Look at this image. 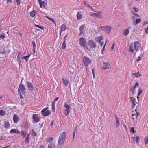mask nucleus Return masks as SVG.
Instances as JSON below:
<instances>
[{"label": "nucleus", "instance_id": "obj_43", "mask_svg": "<svg viewBox=\"0 0 148 148\" xmlns=\"http://www.w3.org/2000/svg\"><path fill=\"white\" fill-rule=\"evenodd\" d=\"M142 55H140L138 57L137 59L136 60V61L137 62H138L140 60H141V58H142Z\"/></svg>", "mask_w": 148, "mask_h": 148}, {"label": "nucleus", "instance_id": "obj_46", "mask_svg": "<svg viewBox=\"0 0 148 148\" xmlns=\"http://www.w3.org/2000/svg\"><path fill=\"white\" fill-rule=\"evenodd\" d=\"M34 25L36 26L38 28H39L40 29H41L42 30H43L44 29V28L42 27H41V26H40L38 25H36V24H35Z\"/></svg>", "mask_w": 148, "mask_h": 148}, {"label": "nucleus", "instance_id": "obj_48", "mask_svg": "<svg viewBox=\"0 0 148 148\" xmlns=\"http://www.w3.org/2000/svg\"><path fill=\"white\" fill-rule=\"evenodd\" d=\"M48 108V107H47V108H45L44 109H43L42 111H41V113H42V114L44 112H46Z\"/></svg>", "mask_w": 148, "mask_h": 148}, {"label": "nucleus", "instance_id": "obj_16", "mask_svg": "<svg viewBox=\"0 0 148 148\" xmlns=\"http://www.w3.org/2000/svg\"><path fill=\"white\" fill-rule=\"evenodd\" d=\"M66 29V27L65 25L62 24L60 27V37L62 31H65Z\"/></svg>", "mask_w": 148, "mask_h": 148}, {"label": "nucleus", "instance_id": "obj_40", "mask_svg": "<svg viewBox=\"0 0 148 148\" xmlns=\"http://www.w3.org/2000/svg\"><path fill=\"white\" fill-rule=\"evenodd\" d=\"M66 47V45L65 41H64L62 44V49H65Z\"/></svg>", "mask_w": 148, "mask_h": 148}, {"label": "nucleus", "instance_id": "obj_29", "mask_svg": "<svg viewBox=\"0 0 148 148\" xmlns=\"http://www.w3.org/2000/svg\"><path fill=\"white\" fill-rule=\"evenodd\" d=\"M134 46L133 44L132 43L130 45V51L132 53L134 52V49H133Z\"/></svg>", "mask_w": 148, "mask_h": 148}, {"label": "nucleus", "instance_id": "obj_31", "mask_svg": "<svg viewBox=\"0 0 148 148\" xmlns=\"http://www.w3.org/2000/svg\"><path fill=\"white\" fill-rule=\"evenodd\" d=\"M6 114V112L2 110H0V115L1 116H5Z\"/></svg>", "mask_w": 148, "mask_h": 148}, {"label": "nucleus", "instance_id": "obj_64", "mask_svg": "<svg viewBox=\"0 0 148 148\" xmlns=\"http://www.w3.org/2000/svg\"><path fill=\"white\" fill-rule=\"evenodd\" d=\"M59 97H56L53 101H57L59 99Z\"/></svg>", "mask_w": 148, "mask_h": 148}, {"label": "nucleus", "instance_id": "obj_28", "mask_svg": "<svg viewBox=\"0 0 148 148\" xmlns=\"http://www.w3.org/2000/svg\"><path fill=\"white\" fill-rule=\"evenodd\" d=\"M20 134L21 136H23V138H24L26 135V132L24 130H22L21 131Z\"/></svg>", "mask_w": 148, "mask_h": 148}, {"label": "nucleus", "instance_id": "obj_22", "mask_svg": "<svg viewBox=\"0 0 148 148\" xmlns=\"http://www.w3.org/2000/svg\"><path fill=\"white\" fill-rule=\"evenodd\" d=\"M48 148H56V145L53 143H50L48 145Z\"/></svg>", "mask_w": 148, "mask_h": 148}, {"label": "nucleus", "instance_id": "obj_25", "mask_svg": "<svg viewBox=\"0 0 148 148\" xmlns=\"http://www.w3.org/2000/svg\"><path fill=\"white\" fill-rule=\"evenodd\" d=\"M132 75H134L136 78H138L142 76V75L140 74L138 72L133 73H132Z\"/></svg>", "mask_w": 148, "mask_h": 148}, {"label": "nucleus", "instance_id": "obj_63", "mask_svg": "<svg viewBox=\"0 0 148 148\" xmlns=\"http://www.w3.org/2000/svg\"><path fill=\"white\" fill-rule=\"evenodd\" d=\"M99 43H100V44L101 46H102L103 45V42H102L101 41Z\"/></svg>", "mask_w": 148, "mask_h": 148}, {"label": "nucleus", "instance_id": "obj_30", "mask_svg": "<svg viewBox=\"0 0 148 148\" xmlns=\"http://www.w3.org/2000/svg\"><path fill=\"white\" fill-rule=\"evenodd\" d=\"M30 133L32 134V135L33 136V137H34L37 135L36 133L33 129H32L30 131Z\"/></svg>", "mask_w": 148, "mask_h": 148}, {"label": "nucleus", "instance_id": "obj_58", "mask_svg": "<svg viewBox=\"0 0 148 148\" xmlns=\"http://www.w3.org/2000/svg\"><path fill=\"white\" fill-rule=\"evenodd\" d=\"M114 46H115V44H114V43H113L111 47V49L112 51L113 50V49H114Z\"/></svg>", "mask_w": 148, "mask_h": 148}, {"label": "nucleus", "instance_id": "obj_37", "mask_svg": "<svg viewBox=\"0 0 148 148\" xmlns=\"http://www.w3.org/2000/svg\"><path fill=\"white\" fill-rule=\"evenodd\" d=\"M141 21V20L140 19H138L136 20V22H134V23L135 25H136L138 23H139Z\"/></svg>", "mask_w": 148, "mask_h": 148}, {"label": "nucleus", "instance_id": "obj_35", "mask_svg": "<svg viewBox=\"0 0 148 148\" xmlns=\"http://www.w3.org/2000/svg\"><path fill=\"white\" fill-rule=\"evenodd\" d=\"M53 141V138L52 137H50L47 140V142L48 143H51L52 141Z\"/></svg>", "mask_w": 148, "mask_h": 148}, {"label": "nucleus", "instance_id": "obj_57", "mask_svg": "<svg viewBox=\"0 0 148 148\" xmlns=\"http://www.w3.org/2000/svg\"><path fill=\"white\" fill-rule=\"evenodd\" d=\"M145 32L146 34L148 33V25H147V28L145 29Z\"/></svg>", "mask_w": 148, "mask_h": 148}, {"label": "nucleus", "instance_id": "obj_26", "mask_svg": "<svg viewBox=\"0 0 148 148\" xmlns=\"http://www.w3.org/2000/svg\"><path fill=\"white\" fill-rule=\"evenodd\" d=\"M63 82L65 86H67L68 84L69 81L68 80L65 79H64V78H62Z\"/></svg>", "mask_w": 148, "mask_h": 148}, {"label": "nucleus", "instance_id": "obj_51", "mask_svg": "<svg viewBox=\"0 0 148 148\" xmlns=\"http://www.w3.org/2000/svg\"><path fill=\"white\" fill-rule=\"evenodd\" d=\"M21 54V52H19L18 55L17 56V58L18 60H19V58H20V55Z\"/></svg>", "mask_w": 148, "mask_h": 148}, {"label": "nucleus", "instance_id": "obj_9", "mask_svg": "<svg viewBox=\"0 0 148 148\" xmlns=\"http://www.w3.org/2000/svg\"><path fill=\"white\" fill-rule=\"evenodd\" d=\"M85 25H82L79 27V30L80 31V32L79 34V35L83 36L82 35L83 34L85 33Z\"/></svg>", "mask_w": 148, "mask_h": 148}, {"label": "nucleus", "instance_id": "obj_56", "mask_svg": "<svg viewBox=\"0 0 148 148\" xmlns=\"http://www.w3.org/2000/svg\"><path fill=\"white\" fill-rule=\"evenodd\" d=\"M50 21H51L52 23H54L55 24H56V23L55 22L54 20L52 18Z\"/></svg>", "mask_w": 148, "mask_h": 148}, {"label": "nucleus", "instance_id": "obj_21", "mask_svg": "<svg viewBox=\"0 0 148 148\" xmlns=\"http://www.w3.org/2000/svg\"><path fill=\"white\" fill-rule=\"evenodd\" d=\"M103 38L102 36L97 37L95 38V40L98 42H100L101 40H103Z\"/></svg>", "mask_w": 148, "mask_h": 148}, {"label": "nucleus", "instance_id": "obj_10", "mask_svg": "<svg viewBox=\"0 0 148 148\" xmlns=\"http://www.w3.org/2000/svg\"><path fill=\"white\" fill-rule=\"evenodd\" d=\"M32 119L35 123H37L40 121V118L37 114H34L32 116Z\"/></svg>", "mask_w": 148, "mask_h": 148}, {"label": "nucleus", "instance_id": "obj_14", "mask_svg": "<svg viewBox=\"0 0 148 148\" xmlns=\"http://www.w3.org/2000/svg\"><path fill=\"white\" fill-rule=\"evenodd\" d=\"M134 49L136 51H138L140 47V45L138 41H135L134 42Z\"/></svg>", "mask_w": 148, "mask_h": 148}, {"label": "nucleus", "instance_id": "obj_34", "mask_svg": "<svg viewBox=\"0 0 148 148\" xmlns=\"http://www.w3.org/2000/svg\"><path fill=\"white\" fill-rule=\"evenodd\" d=\"M129 31L128 29H126L124 31L123 33V35L124 36H127L129 33Z\"/></svg>", "mask_w": 148, "mask_h": 148}, {"label": "nucleus", "instance_id": "obj_52", "mask_svg": "<svg viewBox=\"0 0 148 148\" xmlns=\"http://www.w3.org/2000/svg\"><path fill=\"white\" fill-rule=\"evenodd\" d=\"M76 132V131H75L74 132H73V140L74 139V137L75 135V133Z\"/></svg>", "mask_w": 148, "mask_h": 148}, {"label": "nucleus", "instance_id": "obj_5", "mask_svg": "<svg viewBox=\"0 0 148 148\" xmlns=\"http://www.w3.org/2000/svg\"><path fill=\"white\" fill-rule=\"evenodd\" d=\"M79 44L81 47L85 48L87 46L86 41L83 37H81L79 38Z\"/></svg>", "mask_w": 148, "mask_h": 148}, {"label": "nucleus", "instance_id": "obj_41", "mask_svg": "<svg viewBox=\"0 0 148 148\" xmlns=\"http://www.w3.org/2000/svg\"><path fill=\"white\" fill-rule=\"evenodd\" d=\"M144 140L145 145L148 144V135L145 138Z\"/></svg>", "mask_w": 148, "mask_h": 148}, {"label": "nucleus", "instance_id": "obj_44", "mask_svg": "<svg viewBox=\"0 0 148 148\" xmlns=\"http://www.w3.org/2000/svg\"><path fill=\"white\" fill-rule=\"evenodd\" d=\"M142 92V90L140 89V87L139 88L138 90V95L140 96Z\"/></svg>", "mask_w": 148, "mask_h": 148}, {"label": "nucleus", "instance_id": "obj_61", "mask_svg": "<svg viewBox=\"0 0 148 148\" xmlns=\"http://www.w3.org/2000/svg\"><path fill=\"white\" fill-rule=\"evenodd\" d=\"M18 93L19 94V95L20 96V98H23V97L22 96V95L21 94V92H18Z\"/></svg>", "mask_w": 148, "mask_h": 148}, {"label": "nucleus", "instance_id": "obj_11", "mask_svg": "<svg viewBox=\"0 0 148 148\" xmlns=\"http://www.w3.org/2000/svg\"><path fill=\"white\" fill-rule=\"evenodd\" d=\"M139 87V84L138 82H136L134 85L132 86L130 88V90L132 93L134 94L135 93V89L136 87Z\"/></svg>", "mask_w": 148, "mask_h": 148}, {"label": "nucleus", "instance_id": "obj_39", "mask_svg": "<svg viewBox=\"0 0 148 148\" xmlns=\"http://www.w3.org/2000/svg\"><path fill=\"white\" fill-rule=\"evenodd\" d=\"M115 118H116V127H117V126H119V120H118V118L116 116H115Z\"/></svg>", "mask_w": 148, "mask_h": 148}, {"label": "nucleus", "instance_id": "obj_32", "mask_svg": "<svg viewBox=\"0 0 148 148\" xmlns=\"http://www.w3.org/2000/svg\"><path fill=\"white\" fill-rule=\"evenodd\" d=\"M133 138L134 139V138ZM139 138L138 136H137L135 138V140L134 139V143H135V142L137 144H138L139 143Z\"/></svg>", "mask_w": 148, "mask_h": 148}, {"label": "nucleus", "instance_id": "obj_13", "mask_svg": "<svg viewBox=\"0 0 148 148\" xmlns=\"http://www.w3.org/2000/svg\"><path fill=\"white\" fill-rule=\"evenodd\" d=\"M27 87L29 91H32L34 90V86L32 84L29 82H27Z\"/></svg>", "mask_w": 148, "mask_h": 148}, {"label": "nucleus", "instance_id": "obj_50", "mask_svg": "<svg viewBox=\"0 0 148 148\" xmlns=\"http://www.w3.org/2000/svg\"><path fill=\"white\" fill-rule=\"evenodd\" d=\"M32 45L33 46V49L34 51V53H35V47H36V45L35 42L34 41H33L32 42Z\"/></svg>", "mask_w": 148, "mask_h": 148}, {"label": "nucleus", "instance_id": "obj_1", "mask_svg": "<svg viewBox=\"0 0 148 148\" xmlns=\"http://www.w3.org/2000/svg\"><path fill=\"white\" fill-rule=\"evenodd\" d=\"M82 62L84 64L85 66L87 67L92 62V60L90 58L84 56L82 59Z\"/></svg>", "mask_w": 148, "mask_h": 148}, {"label": "nucleus", "instance_id": "obj_55", "mask_svg": "<svg viewBox=\"0 0 148 148\" xmlns=\"http://www.w3.org/2000/svg\"><path fill=\"white\" fill-rule=\"evenodd\" d=\"M133 9L134 10V11L136 12H137L138 11V9L136 7H134L133 8Z\"/></svg>", "mask_w": 148, "mask_h": 148}, {"label": "nucleus", "instance_id": "obj_33", "mask_svg": "<svg viewBox=\"0 0 148 148\" xmlns=\"http://www.w3.org/2000/svg\"><path fill=\"white\" fill-rule=\"evenodd\" d=\"M35 14L36 11L34 10L33 11L31 12L30 13V15L32 17H34L35 16Z\"/></svg>", "mask_w": 148, "mask_h": 148}, {"label": "nucleus", "instance_id": "obj_62", "mask_svg": "<svg viewBox=\"0 0 148 148\" xmlns=\"http://www.w3.org/2000/svg\"><path fill=\"white\" fill-rule=\"evenodd\" d=\"M52 110L53 112H54L55 111V106H52Z\"/></svg>", "mask_w": 148, "mask_h": 148}, {"label": "nucleus", "instance_id": "obj_6", "mask_svg": "<svg viewBox=\"0 0 148 148\" xmlns=\"http://www.w3.org/2000/svg\"><path fill=\"white\" fill-rule=\"evenodd\" d=\"M135 111H136V114H132V120L135 123L137 121L138 119L137 117L138 116L140 115V114L139 112L136 111V109H135Z\"/></svg>", "mask_w": 148, "mask_h": 148}, {"label": "nucleus", "instance_id": "obj_42", "mask_svg": "<svg viewBox=\"0 0 148 148\" xmlns=\"http://www.w3.org/2000/svg\"><path fill=\"white\" fill-rule=\"evenodd\" d=\"M5 37V34H3L0 35V38L4 39Z\"/></svg>", "mask_w": 148, "mask_h": 148}, {"label": "nucleus", "instance_id": "obj_49", "mask_svg": "<svg viewBox=\"0 0 148 148\" xmlns=\"http://www.w3.org/2000/svg\"><path fill=\"white\" fill-rule=\"evenodd\" d=\"M5 137L4 136H1L0 137V139L1 140H5Z\"/></svg>", "mask_w": 148, "mask_h": 148}, {"label": "nucleus", "instance_id": "obj_53", "mask_svg": "<svg viewBox=\"0 0 148 148\" xmlns=\"http://www.w3.org/2000/svg\"><path fill=\"white\" fill-rule=\"evenodd\" d=\"M83 4L84 5L87 6L88 7V5H89L88 4L86 3V1H83Z\"/></svg>", "mask_w": 148, "mask_h": 148}, {"label": "nucleus", "instance_id": "obj_59", "mask_svg": "<svg viewBox=\"0 0 148 148\" xmlns=\"http://www.w3.org/2000/svg\"><path fill=\"white\" fill-rule=\"evenodd\" d=\"M69 69L70 70V72H71V71H72V73L74 71V69L72 68H70Z\"/></svg>", "mask_w": 148, "mask_h": 148}, {"label": "nucleus", "instance_id": "obj_15", "mask_svg": "<svg viewBox=\"0 0 148 148\" xmlns=\"http://www.w3.org/2000/svg\"><path fill=\"white\" fill-rule=\"evenodd\" d=\"M90 15L91 16L95 17L96 16L97 18H102V15L100 14L94 13L93 14H90Z\"/></svg>", "mask_w": 148, "mask_h": 148}, {"label": "nucleus", "instance_id": "obj_3", "mask_svg": "<svg viewBox=\"0 0 148 148\" xmlns=\"http://www.w3.org/2000/svg\"><path fill=\"white\" fill-rule=\"evenodd\" d=\"M64 106L66 108L64 110L65 112H64V113L66 116H68L69 114L70 111L71 106L68 104L66 102L64 103Z\"/></svg>", "mask_w": 148, "mask_h": 148}, {"label": "nucleus", "instance_id": "obj_18", "mask_svg": "<svg viewBox=\"0 0 148 148\" xmlns=\"http://www.w3.org/2000/svg\"><path fill=\"white\" fill-rule=\"evenodd\" d=\"M13 120L14 121L15 123L18 122L19 120L18 116L16 114H14L13 117Z\"/></svg>", "mask_w": 148, "mask_h": 148}, {"label": "nucleus", "instance_id": "obj_36", "mask_svg": "<svg viewBox=\"0 0 148 148\" xmlns=\"http://www.w3.org/2000/svg\"><path fill=\"white\" fill-rule=\"evenodd\" d=\"M10 126V124L8 122H5V124L4 125V127L5 128H9Z\"/></svg>", "mask_w": 148, "mask_h": 148}, {"label": "nucleus", "instance_id": "obj_12", "mask_svg": "<svg viewBox=\"0 0 148 148\" xmlns=\"http://www.w3.org/2000/svg\"><path fill=\"white\" fill-rule=\"evenodd\" d=\"M103 64L102 68V69L103 70H105L108 69H110V64L109 63L104 62H103Z\"/></svg>", "mask_w": 148, "mask_h": 148}, {"label": "nucleus", "instance_id": "obj_8", "mask_svg": "<svg viewBox=\"0 0 148 148\" xmlns=\"http://www.w3.org/2000/svg\"><path fill=\"white\" fill-rule=\"evenodd\" d=\"M88 44L89 46L92 49L95 48L96 47V43L93 41L91 40H89Z\"/></svg>", "mask_w": 148, "mask_h": 148}, {"label": "nucleus", "instance_id": "obj_2", "mask_svg": "<svg viewBox=\"0 0 148 148\" xmlns=\"http://www.w3.org/2000/svg\"><path fill=\"white\" fill-rule=\"evenodd\" d=\"M66 135V133L65 132H62L60 134L58 141V143L59 145H61L65 141Z\"/></svg>", "mask_w": 148, "mask_h": 148}, {"label": "nucleus", "instance_id": "obj_38", "mask_svg": "<svg viewBox=\"0 0 148 148\" xmlns=\"http://www.w3.org/2000/svg\"><path fill=\"white\" fill-rule=\"evenodd\" d=\"M77 16L78 20H80L82 18V16L79 13V12H78L77 14Z\"/></svg>", "mask_w": 148, "mask_h": 148}, {"label": "nucleus", "instance_id": "obj_60", "mask_svg": "<svg viewBox=\"0 0 148 148\" xmlns=\"http://www.w3.org/2000/svg\"><path fill=\"white\" fill-rule=\"evenodd\" d=\"M107 41H107L106 42V43H105V44H104V46H103V49H102V51H104V50L105 47V45H106V43H107Z\"/></svg>", "mask_w": 148, "mask_h": 148}, {"label": "nucleus", "instance_id": "obj_47", "mask_svg": "<svg viewBox=\"0 0 148 148\" xmlns=\"http://www.w3.org/2000/svg\"><path fill=\"white\" fill-rule=\"evenodd\" d=\"M48 108V107H47V108H45L44 109H43L42 111H41V113H42V114L44 112H46Z\"/></svg>", "mask_w": 148, "mask_h": 148}, {"label": "nucleus", "instance_id": "obj_23", "mask_svg": "<svg viewBox=\"0 0 148 148\" xmlns=\"http://www.w3.org/2000/svg\"><path fill=\"white\" fill-rule=\"evenodd\" d=\"M40 6V8H42V6L45 8V2L44 1H42L41 0H38Z\"/></svg>", "mask_w": 148, "mask_h": 148}, {"label": "nucleus", "instance_id": "obj_19", "mask_svg": "<svg viewBox=\"0 0 148 148\" xmlns=\"http://www.w3.org/2000/svg\"><path fill=\"white\" fill-rule=\"evenodd\" d=\"M130 99L132 101V107H134L136 105V99L135 98L133 97H131L130 98Z\"/></svg>", "mask_w": 148, "mask_h": 148}, {"label": "nucleus", "instance_id": "obj_27", "mask_svg": "<svg viewBox=\"0 0 148 148\" xmlns=\"http://www.w3.org/2000/svg\"><path fill=\"white\" fill-rule=\"evenodd\" d=\"M31 55V54H30L28 56L21 57V59H25L26 60V61H27L28 60V58L30 57Z\"/></svg>", "mask_w": 148, "mask_h": 148}, {"label": "nucleus", "instance_id": "obj_20", "mask_svg": "<svg viewBox=\"0 0 148 148\" xmlns=\"http://www.w3.org/2000/svg\"><path fill=\"white\" fill-rule=\"evenodd\" d=\"M10 132L11 133H14L16 134H20V132L17 129H12L10 130Z\"/></svg>", "mask_w": 148, "mask_h": 148}, {"label": "nucleus", "instance_id": "obj_45", "mask_svg": "<svg viewBox=\"0 0 148 148\" xmlns=\"http://www.w3.org/2000/svg\"><path fill=\"white\" fill-rule=\"evenodd\" d=\"M130 132H133L134 134V132H136V131L134 130V127H131L130 128Z\"/></svg>", "mask_w": 148, "mask_h": 148}, {"label": "nucleus", "instance_id": "obj_24", "mask_svg": "<svg viewBox=\"0 0 148 148\" xmlns=\"http://www.w3.org/2000/svg\"><path fill=\"white\" fill-rule=\"evenodd\" d=\"M30 135L29 134H27V136L26 138L25 139V142L27 143H29L30 140Z\"/></svg>", "mask_w": 148, "mask_h": 148}, {"label": "nucleus", "instance_id": "obj_54", "mask_svg": "<svg viewBox=\"0 0 148 148\" xmlns=\"http://www.w3.org/2000/svg\"><path fill=\"white\" fill-rule=\"evenodd\" d=\"M16 2L17 3L18 5H20L21 3L20 0H16Z\"/></svg>", "mask_w": 148, "mask_h": 148}, {"label": "nucleus", "instance_id": "obj_17", "mask_svg": "<svg viewBox=\"0 0 148 148\" xmlns=\"http://www.w3.org/2000/svg\"><path fill=\"white\" fill-rule=\"evenodd\" d=\"M51 112L50 110H47L46 112L42 114V115L45 117L49 115L51 113Z\"/></svg>", "mask_w": 148, "mask_h": 148}, {"label": "nucleus", "instance_id": "obj_4", "mask_svg": "<svg viewBox=\"0 0 148 148\" xmlns=\"http://www.w3.org/2000/svg\"><path fill=\"white\" fill-rule=\"evenodd\" d=\"M100 28L106 33L109 34L111 31L112 27L110 26H106L100 27Z\"/></svg>", "mask_w": 148, "mask_h": 148}, {"label": "nucleus", "instance_id": "obj_7", "mask_svg": "<svg viewBox=\"0 0 148 148\" xmlns=\"http://www.w3.org/2000/svg\"><path fill=\"white\" fill-rule=\"evenodd\" d=\"M18 92H21L23 95L26 94L25 88L24 85H19Z\"/></svg>", "mask_w": 148, "mask_h": 148}]
</instances>
